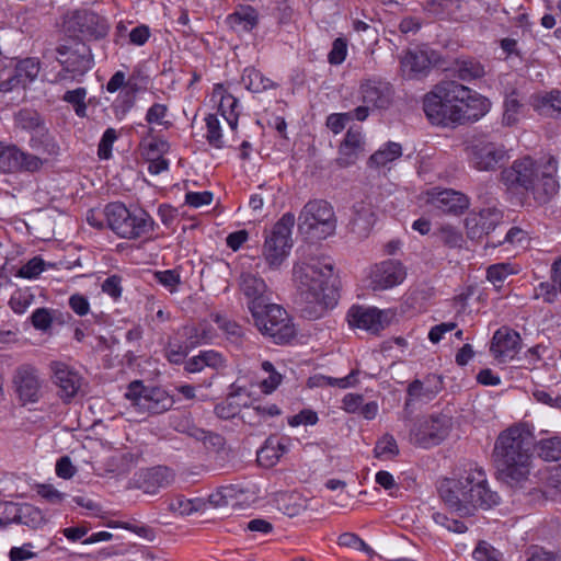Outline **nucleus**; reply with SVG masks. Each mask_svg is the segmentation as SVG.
I'll list each match as a JSON object with an SVG mask.
<instances>
[{"mask_svg": "<svg viewBox=\"0 0 561 561\" xmlns=\"http://www.w3.org/2000/svg\"><path fill=\"white\" fill-rule=\"evenodd\" d=\"M534 437L525 424H515L496 438L493 459L496 478L514 492L534 489Z\"/></svg>", "mask_w": 561, "mask_h": 561, "instance_id": "obj_1", "label": "nucleus"}, {"mask_svg": "<svg viewBox=\"0 0 561 561\" xmlns=\"http://www.w3.org/2000/svg\"><path fill=\"white\" fill-rule=\"evenodd\" d=\"M293 278L300 298L309 305L302 310L308 318H319L328 308L335 306L339 298V277L332 257L311 256L296 263Z\"/></svg>", "mask_w": 561, "mask_h": 561, "instance_id": "obj_2", "label": "nucleus"}, {"mask_svg": "<svg viewBox=\"0 0 561 561\" xmlns=\"http://www.w3.org/2000/svg\"><path fill=\"white\" fill-rule=\"evenodd\" d=\"M438 492L445 505L460 516H471L478 508L490 510L501 502L479 467L465 470L457 479L443 480Z\"/></svg>", "mask_w": 561, "mask_h": 561, "instance_id": "obj_3", "label": "nucleus"}, {"mask_svg": "<svg viewBox=\"0 0 561 561\" xmlns=\"http://www.w3.org/2000/svg\"><path fill=\"white\" fill-rule=\"evenodd\" d=\"M537 160L526 156L513 161L501 171V182L512 191H523L530 195L536 203H549L559 192L558 160L553 156L545 157L542 183L535 187L533 180L537 175Z\"/></svg>", "mask_w": 561, "mask_h": 561, "instance_id": "obj_4", "label": "nucleus"}, {"mask_svg": "<svg viewBox=\"0 0 561 561\" xmlns=\"http://www.w3.org/2000/svg\"><path fill=\"white\" fill-rule=\"evenodd\" d=\"M103 216L106 219V226L119 238L133 240L153 231L154 221L147 211L130 210L119 202L107 204Z\"/></svg>", "mask_w": 561, "mask_h": 561, "instance_id": "obj_5", "label": "nucleus"}, {"mask_svg": "<svg viewBox=\"0 0 561 561\" xmlns=\"http://www.w3.org/2000/svg\"><path fill=\"white\" fill-rule=\"evenodd\" d=\"M254 325L275 344L289 343L296 335V328L287 311L271 301L251 313Z\"/></svg>", "mask_w": 561, "mask_h": 561, "instance_id": "obj_6", "label": "nucleus"}, {"mask_svg": "<svg viewBox=\"0 0 561 561\" xmlns=\"http://www.w3.org/2000/svg\"><path fill=\"white\" fill-rule=\"evenodd\" d=\"M298 228L301 232L325 239L336 229V217L331 204L324 199H311L300 210Z\"/></svg>", "mask_w": 561, "mask_h": 561, "instance_id": "obj_7", "label": "nucleus"}, {"mask_svg": "<svg viewBox=\"0 0 561 561\" xmlns=\"http://www.w3.org/2000/svg\"><path fill=\"white\" fill-rule=\"evenodd\" d=\"M57 60L62 69L55 77L56 83L68 84L80 81L92 68L93 58L90 48L83 43L75 46L60 45L56 48Z\"/></svg>", "mask_w": 561, "mask_h": 561, "instance_id": "obj_8", "label": "nucleus"}, {"mask_svg": "<svg viewBox=\"0 0 561 561\" xmlns=\"http://www.w3.org/2000/svg\"><path fill=\"white\" fill-rule=\"evenodd\" d=\"M296 218L293 213H285L266 236L262 255L272 270L278 268L289 254L293 245L291 230Z\"/></svg>", "mask_w": 561, "mask_h": 561, "instance_id": "obj_9", "label": "nucleus"}, {"mask_svg": "<svg viewBox=\"0 0 561 561\" xmlns=\"http://www.w3.org/2000/svg\"><path fill=\"white\" fill-rule=\"evenodd\" d=\"M449 87L445 95L457 104L455 113L459 115L461 125L477 122L490 111V100L479 92L457 81H449Z\"/></svg>", "mask_w": 561, "mask_h": 561, "instance_id": "obj_10", "label": "nucleus"}, {"mask_svg": "<svg viewBox=\"0 0 561 561\" xmlns=\"http://www.w3.org/2000/svg\"><path fill=\"white\" fill-rule=\"evenodd\" d=\"M449 87V81L436 84L434 89L425 94L423 99V110L428 121L438 126L455 127L460 124V118L455 111L457 104L451 101V98L445 95Z\"/></svg>", "mask_w": 561, "mask_h": 561, "instance_id": "obj_11", "label": "nucleus"}, {"mask_svg": "<svg viewBox=\"0 0 561 561\" xmlns=\"http://www.w3.org/2000/svg\"><path fill=\"white\" fill-rule=\"evenodd\" d=\"M125 397L139 411L150 414H161L170 410L174 404L172 396L164 389L160 387H146L139 380L129 383Z\"/></svg>", "mask_w": 561, "mask_h": 561, "instance_id": "obj_12", "label": "nucleus"}, {"mask_svg": "<svg viewBox=\"0 0 561 561\" xmlns=\"http://www.w3.org/2000/svg\"><path fill=\"white\" fill-rule=\"evenodd\" d=\"M46 163V158H41L14 144L0 141V172L2 173H36Z\"/></svg>", "mask_w": 561, "mask_h": 561, "instance_id": "obj_13", "label": "nucleus"}, {"mask_svg": "<svg viewBox=\"0 0 561 561\" xmlns=\"http://www.w3.org/2000/svg\"><path fill=\"white\" fill-rule=\"evenodd\" d=\"M451 427L453 420L447 414L425 416L417 420L411 430V440L424 448L436 446L448 437Z\"/></svg>", "mask_w": 561, "mask_h": 561, "instance_id": "obj_14", "label": "nucleus"}, {"mask_svg": "<svg viewBox=\"0 0 561 561\" xmlns=\"http://www.w3.org/2000/svg\"><path fill=\"white\" fill-rule=\"evenodd\" d=\"M469 164L481 172H492L505 163L508 152L504 145L490 140H476L467 148Z\"/></svg>", "mask_w": 561, "mask_h": 561, "instance_id": "obj_15", "label": "nucleus"}, {"mask_svg": "<svg viewBox=\"0 0 561 561\" xmlns=\"http://www.w3.org/2000/svg\"><path fill=\"white\" fill-rule=\"evenodd\" d=\"M65 27L69 36L80 39H100L106 36L108 26L99 14L82 10L68 15Z\"/></svg>", "mask_w": 561, "mask_h": 561, "instance_id": "obj_16", "label": "nucleus"}, {"mask_svg": "<svg viewBox=\"0 0 561 561\" xmlns=\"http://www.w3.org/2000/svg\"><path fill=\"white\" fill-rule=\"evenodd\" d=\"M13 388L23 404L35 403L41 398L42 381L38 369L30 364H22L14 370Z\"/></svg>", "mask_w": 561, "mask_h": 561, "instance_id": "obj_17", "label": "nucleus"}, {"mask_svg": "<svg viewBox=\"0 0 561 561\" xmlns=\"http://www.w3.org/2000/svg\"><path fill=\"white\" fill-rule=\"evenodd\" d=\"M439 61V55L428 46L409 48L400 58L401 70L404 76L415 78L425 75Z\"/></svg>", "mask_w": 561, "mask_h": 561, "instance_id": "obj_18", "label": "nucleus"}, {"mask_svg": "<svg viewBox=\"0 0 561 561\" xmlns=\"http://www.w3.org/2000/svg\"><path fill=\"white\" fill-rule=\"evenodd\" d=\"M51 380L57 388V394L64 402H70L80 391L83 382L78 370L62 362L50 365Z\"/></svg>", "mask_w": 561, "mask_h": 561, "instance_id": "obj_19", "label": "nucleus"}, {"mask_svg": "<svg viewBox=\"0 0 561 561\" xmlns=\"http://www.w3.org/2000/svg\"><path fill=\"white\" fill-rule=\"evenodd\" d=\"M503 220V214L496 208H484L479 213H470L465 221L467 236L471 240H480L488 236Z\"/></svg>", "mask_w": 561, "mask_h": 561, "instance_id": "obj_20", "label": "nucleus"}, {"mask_svg": "<svg viewBox=\"0 0 561 561\" xmlns=\"http://www.w3.org/2000/svg\"><path fill=\"white\" fill-rule=\"evenodd\" d=\"M240 290L247 298L250 313L260 310L271 301L267 286L264 279L252 273H242L240 276Z\"/></svg>", "mask_w": 561, "mask_h": 561, "instance_id": "obj_21", "label": "nucleus"}, {"mask_svg": "<svg viewBox=\"0 0 561 561\" xmlns=\"http://www.w3.org/2000/svg\"><path fill=\"white\" fill-rule=\"evenodd\" d=\"M432 206L445 214L461 215L469 207V198L461 192L445 188H434L428 192Z\"/></svg>", "mask_w": 561, "mask_h": 561, "instance_id": "obj_22", "label": "nucleus"}, {"mask_svg": "<svg viewBox=\"0 0 561 561\" xmlns=\"http://www.w3.org/2000/svg\"><path fill=\"white\" fill-rule=\"evenodd\" d=\"M364 149L365 141L362 128L358 126L350 127L339 147L337 164L343 168L354 164Z\"/></svg>", "mask_w": 561, "mask_h": 561, "instance_id": "obj_23", "label": "nucleus"}, {"mask_svg": "<svg viewBox=\"0 0 561 561\" xmlns=\"http://www.w3.org/2000/svg\"><path fill=\"white\" fill-rule=\"evenodd\" d=\"M382 311L374 307L353 306L347 312L351 327L377 334L382 330Z\"/></svg>", "mask_w": 561, "mask_h": 561, "instance_id": "obj_24", "label": "nucleus"}, {"mask_svg": "<svg viewBox=\"0 0 561 561\" xmlns=\"http://www.w3.org/2000/svg\"><path fill=\"white\" fill-rule=\"evenodd\" d=\"M520 350V336L507 328L499 329L492 339L490 351L501 362L512 359Z\"/></svg>", "mask_w": 561, "mask_h": 561, "instance_id": "obj_25", "label": "nucleus"}, {"mask_svg": "<svg viewBox=\"0 0 561 561\" xmlns=\"http://www.w3.org/2000/svg\"><path fill=\"white\" fill-rule=\"evenodd\" d=\"M376 222L373 205L368 202H357L353 205L352 216L347 225L351 233L357 238H366Z\"/></svg>", "mask_w": 561, "mask_h": 561, "instance_id": "obj_26", "label": "nucleus"}, {"mask_svg": "<svg viewBox=\"0 0 561 561\" xmlns=\"http://www.w3.org/2000/svg\"><path fill=\"white\" fill-rule=\"evenodd\" d=\"M290 445V437L272 435L257 450V461L264 467H273L289 451Z\"/></svg>", "mask_w": 561, "mask_h": 561, "instance_id": "obj_27", "label": "nucleus"}, {"mask_svg": "<svg viewBox=\"0 0 561 561\" xmlns=\"http://www.w3.org/2000/svg\"><path fill=\"white\" fill-rule=\"evenodd\" d=\"M174 480L171 469L158 466L146 470L139 480V489L147 494H156L160 489L169 486Z\"/></svg>", "mask_w": 561, "mask_h": 561, "instance_id": "obj_28", "label": "nucleus"}, {"mask_svg": "<svg viewBox=\"0 0 561 561\" xmlns=\"http://www.w3.org/2000/svg\"><path fill=\"white\" fill-rule=\"evenodd\" d=\"M260 22V15L255 8L249 4H240L227 15L226 24L234 32H251Z\"/></svg>", "mask_w": 561, "mask_h": 561, "instance_id": "obj_29", "label": "nucleus"}, {"mask_svg": "<svg viewBox=\"0 0 561 561\" xmlns=\"http://www.w3.org/2000/svg\"><path fill=\"white\" fill-rule=\"evenodd\" d=\"M442 390V379L436 375H428L423 380H414L408 387L407 405L411 401H430Z\"/></svg>", "mask_w": 561, "mask_h": 561, "instance_id": "obj_30", "label": "nucleus"}, {"mask_svg": "<svg viewBox=\"0 0 561 561\" xmlns=\"http://www.w3.org/2000/svg\"><path fill=\"white\" fill-rule=\"evenodd\" d=\"M28 146L35 154L46 158L47 162L60 153L59 144L47 126L31 135Z\"/></svg>", "mask_w": 561, "mask_h": 561, "instance_id": "obj_31", "label": "nucleus"}, {"mask_svg": "<svg viewBox=\"0 0 561 561\" xmlns=\"http://www.w3.org/2000/svg\"><path fill=\"white\" fill-rule=\"evenodd\" d=\"M531 105L543 116L558 117L561 115V90H552L531 96Z\"/></svg>", "mask_w": 561, "mask_h": 561, "instance_id": "obj_32", "label": "nucleus"}, {"mask_svg": "<svg viewBox=\"0 0 561 561\" xmlns=\"http://www.w3.org/2000/svg\"><path fill=\"white\" fill-rule=\"evenodd\" d=\"M14 127L30 135L35 134L46 126L44 116L36 110L24 107L13 115Z\"/></svg>", "mask_w": 561, "mask_h": 561, "instance_id": "obj_33", "label": "nucleus"}, {"mask_svg": "<svg viewBox=\"0 0 561 561\" xmlns=\"http://www.w3.org/2000/svg\"><path fill=\"white\" fill-rule=\"evenodd\" d=\"M454 71L462 81H473L484 77L485 68L477 59L471 57H460L455 60Z\"/></svg>", "mask_w": 561, "mask_h": 561, "instance_id": "obj_34", "label": "nucleus"}, {"mask_svg": "<svg viewBox=\"0 0 561 561\" xmlns=\"http://www.w3.org/2000/svg\"><path fill=\"white\" fill-rule=\"evenodd\" d=\"M386 83L381 80H367L360 85L363 102L375 108H383L386 104Z\"/></svg>", "mask_w": 561, "mask_h": 561, "instance_id": "obj_35", "label": "nucleus"}, {"mask_svg": "<svg viewBox=\"0 0 561 561\" xmlns=\"http://www.w3.org/2000/svg\"><path fill=\"white\" fill-rule=\"evenodd\" d=\"M213 320L232 345L237 348L243 345L245 335L239 323L219 313L214 314Z\"/></svg>", "mask_w": 561, "mask_h": 561, "instance_id": "obj_36", "label": "nucleus"}, {"mask_svg": "<svg viewBox=\"0 0 561 561\" xmlns=\"http://www.w3.org/2000/svg\"><path fill=\"white\" fill-rule=\"evenodd\" d=\"M185 344L190 350L210 342L213 337L211 328L206 322L186 325L183 328Z\"/></svg>", "mask_w": 561, "mask_h": 561, "instance_id": "obj_37", "label": "nucleus"}, {"mask_svg": "<svg viewBox=\"0 0 561 561\" xmlns=\"http://www.w3.org/2000/svg\"><path fill=\"white\" fill-rule=\"evenodd\" d=\"M241 81L244 87L254 93H261L275 87V83L253 67L243 70Z\"/></svg>", "mask_w": 561, "mask_h": 561, "instance_id": "obj_38", "label": "nucleus"}, {"mask_svg": "<svg viewBox=\"0 0 561 561\" xmlns=\"http://www.w3.org/2000/svg\"><path fill=\"white\" fill-rule=\"evenodd\" d=\"M240 397V391H230L225 401L215 405V414L222 420L234 417L240 412L241 407H247L245 401L237 402Z\"/></svg>", "mask_w": 561, "mask_h": 561, "instance_id": "obj_39", "label": "nucleus"}, {"mask_svg": "<svg viewBox=\"0 0 561 561\" xmlns=\"http://www.w3.org/2000/svg\"><path fill=\"white\" fill-rule=\"evenodd\" d=\"M239 106V101L230 93L221 94L218 111L222 115V117L227 121L228 125L232 130H234L238 126L239 113L237 108Z\"/></svg>", "mask_w": 561, "mask_h": 561, "instance_id": "obj_40", "label": "nucleus"}, {"mask_svg": "<svg viewBox=\"0 0 561 561\" xmlns=\"http://www.w3.org/2000/svg\"><path fill=\"white\" fill-rule=\"evenodd\" d=\"M204 502L201 499H186L183 495L172 497L168 503L169 511L179 515H190L202 510Z\"/></svg>", "mask_w": 561, "mask_h": 561, "instance_id": "obj_41", "label": "nucleus"}, {"mask_svg": "<svg viewBox=\"0 0 561 561\" xmlns=\"http://www.w3.org/2000/svg\"><path fill=\"white\" fill-rule=\"evenodd\" d=\"M538 455L546 461H558L561 459V437L553 436L541 439L538 443Z\"/></svg>", "mask_w": 561, "mask_h": 561, "instance_id": "obj_42", "label": "nucleus"}, {"mask_svg": "<svg viewBox=\"0 0 561 561\" xmlns=\"http://www.w3.org/2000/svg\"><path fill=\"white\" fill-rule=\"evenodd\" d=\"M523 105L515 91L506 95L504 101V113L502 122L505 126H513L519 119Z\"/></svg>", "mask_w": 561, "mask_h": 561, "instance_id": "obj_43", "label": "nucleus"}, {"mask_svg": "<svg viewBox=\"0 0 561 561\" xmlns=\"http://www.w3.org/2000/svg\"><path fill=\"white\" fill-rule=\"evenodd\" d=\"M205 122H206V128H207L206 139H207L208 144L216 149H221L225 145V141H224V136L221 133L220 123H219L217 115H215V114L207 115V117L205 118Z\"/></svg>", "mask_w": 561, "mask_h": 561, "instance_id": "obj_44", "label": "nucleus"}, {"mask_svg": "<svg viewBox=\"0 0 561 561\" xmlns=\"http://www.w3.org/2000/svg\"><path fill=\"white\" fill-rule=\"evenodd\" d=\"M34 301V295L27 289L15 290L10 299L9 307L16 314H23Z\"/></svg>", "mask_w": 561, "mask_h": 561, "instance_id": "obj_45", "label": "nucleus"}, {"mask_svg": "<svg viewBox=\"0 0 561 561\" xmlns=\"http://www.w3.org/2000/svg\"><path fill=\"white\" fill-rule=\"evenodd\" d=\"M316 382L313 385L319 387L330 386L346 389L353 387L357 382V371L352 370L347 376L342 378H333L328 376H316L313 378Z\"/></svg>", "mask_w": 561, "mask_h": 561, "instance_id": "obj_46", "label": "nucleus"}, {"mask_svg": "<svg viewBox=\"0 0 561 561\" xmlns=\"http://www.w3.org/2000/svg\"><path fill=\"white\" fill-rule=\"evenodd\" d=\"M367 282V287L375 294L381 293L386 289V262L375 264L370 268Z\"/></svg>", "mask_w": 561, "mask_h": 561, "instance_id": "obj_47", "label": "nucleus"}, {"mask_svg": "<svg viewBox=\"0 0 561 561\" xmlns=\"http://www.w3.org/2000/svg\"><path fill=\"white\" fill-rule=\"evenodd\" d=\"M85 96H87V90L85 88H77L75 90L67 91L62 100L75 107V112L78 116L83 117L85 116L87 105H85Z\"/></svg>", "mask_w": 561, "mask_h": 561, "instance_id": "obj_48", "label": "nucleus"}, {"mask_svg": "<svg viewBox=\"0 0 561 561\" xmlns=\"http://www.w3.org/2000/svg\"><path fill=\"white\" fill-rule=\"evenodd\" d=\"M170 150V144L162 138H152L142 144V156L145 159L163 157Z\"/></svg>", "mask_w": 561, "mask_h": 561, "instance_id": "obj_49", "label": "nucleus"}, {"mask_svg": "<svg viewBox=\"0 0 561 561\" xmlns=\"http://www.w3.org/2000/svg\"><path fill=\"white\" fill-rule=\"evenodd\" d=\"M516 271L510 263H496L490 265L486 270V278L493 285L502 284L510 275Z\"/></svg>", "mask_w": 561, "mask_h": 561, "instance_id": "obj_50", "label": "nucleus"}, {"mask_svg": "<svg viewBox=\"0 0 561 561\" xmlns=\"http://www.w3.org/2000/svg\"><path fill=\"white\" fill-rule=\"evenodd\" d=\"M529 237L528 232L519 227H512L506 233L503 240H499L497 242H492L491 247L495 248L502 243H510L513 245L524 247L528 243ZM486 245H490L488 242Z\"/></svg>", "mask_w": 561, "mask_h": 561, "instance_id": "obj_51", "label": "nucleus"}, {"mask_svg": "<svg viewBox=\"0 0 561 561\" xmlns=\"http://www.w3.org/2000/svg\"><path fill=\"white\" fill-rule=\"evenodd\" d=\"M262 368L268 373V377L261 381V389L264 393H272L282 382V375L274 369L271 362H263Z\"/></svg>", "mask_w": 561, "mask_h": 561, "instance_id": "obj_52", "label": "nucleus"}, {"mask_svg": "<svg viewBox=\"0 0 561 561\" xmlns=\"http://www.w3.org/2000/svg\"><path fill=\"white\" fill-rule=\"evenodd\" d=\"M117 137V131L112 127L107 128L103 133L98 146V156L100 159L108 160L112 157L113 144L115 142Z\"/></svg>", "mask_w": 561, "mask_h": 561, "instance_id": "obj_53", "label": "nucleus"}, {"mask_svg": "<svg viewBox=\"0 0 561 561\" xmlns=\"http://www.w3.org/2000/svg\"><path fill=\"white\" fill-rule=\"evenodd\" d=\"M53 320V310L44 307L35 309L31 316L32 325L39 331H47Z\"/></svg>", "mask_w": 561, "mask_h": 561, "instance_id": "obj_54", "label": "nucleus"}, {"mask_svg": "<svg viewBox=\"0 0 561 561\" xmlns=\"http://www.w3.org/2000/svg\"><path fill=\"white\" fill-rule=\"evenodd\" d=\"M169 112V108L165 104L153 103L147 111L145 119L148 124H158L163 125L164 127H169L171 125L170 122L164 121Z\"/></svg>", "mask_w": 561, "mask_h": 561, "instance_id": "obj_55", "label": "nucleus"}, {"mask_svg": "<svg viewBox=\"0 0 561 561\" xmlns=\"http://www.w3.org/2000/svg\"><path fill=\"white\" fill-rule=\"evenodd\" d=\"M407 274V267L400 261L388 260V288L402 284Z\"/></svg>", "mask_w": 561, "mask_h": 561, "instance_id": "obj_56", "label": "nucleus"}, {"mask_svg": "<svg viewBox=\"0 0 561 561\" xmlns=\"http://www.w3.org/2000/svg\"><path fill=\"white\" fill-rule=\"evenodd\" d=\"M476 561H502L503 554L485 541H481L473 551Z\"/></svg>", "mask_w": 561, "mask_h": 561, "instance_id": "obj_57", "label": "nucleus"}, {"mask_svg": "<svg viewBox=\"0 0 561 561\" xmlns=\"http://www.w3.org/2000/svg\"><path fill=\"white\" fill-rule=\"evenodd\" d=\"M559 289L556 284L552 282H542L534 289V298L542 299L545 302L553 304L558 299Z\"/></svg>", "mask_w": 561, "mask_h": 561, "instance_id": "obj_58", "label": "nucleus"}, {"mask_svg": "<svg viewBox=\"0 0 561 561\" xmlns=\"http://www.w3.org/2000/svg\"><path fill=\"white\" fill-rule=\"evenodd\" d=\"M337 543L342 547L353 548L358 551H365L368 554L371 553V549L368 545L359 538L356 534L353 533H344L339 536Z\"/></svg>", "mask_w": 561, "mask_h": 561, "instance_id": "obj_59", "label": "nucleus"}, {"mask_svg": "<svg viewBox=\"0 0 561 561\" xmlns=\"http://www.w3.org/2000/svg\"><path fill=\"white\" fill-rule=\"evenodd\" d=\"M122 280L123 278L119 275L114 274L108 276L101 285L102 291L114 300H118L123 293Z\"/></svg>", "mask_w": 561, "mask_h": 561, "instance_id": "obj_60", "label": "nucleus"}, {"mask_svg": "<svg viewBox=\"0 0 561 561\" xmlns=\"http://www.w3.org/2000/svg\"><path fill=\"white\" fill-rule=\"evenodd\" d=\"M347 55V42L342 37L334 39L332 48L328 55V61L331 65H341Z\"/></svg>", "mask_w": 561, "mask_h": 561, "instance_id": "obj_61", "label": "nucleus"}, {"mask_svg": "<svg viewBox=\"0 0 561 561\" xmlns=\"http://www.w3.org/2000/svg\"><path fill=\"white\" fill-rule=\"evenodd\" d=\"M433 520L437 525L446 528L449 531L456 533V534H462L467 530V527L462 522H460L458 519L449 518L447 515L439 513V512H436L433 514Z\"/></svg>", "mask_w": 561, "mask_h": 561, "instance_id": "obj_62", "label": "nucleus"}, {"mask_svg": "<svg viewBox=\"0 0 561 561\" xmlns=\"http://www.w3.org/2000/svg\"><path fill=\"white\" fill-rule=\"evenodd\" d=\"M44 271V261L41 257H33L26 264L20 267L16 276L32 279L37 277Z\"/></svg>", "mask_w": 561, "mask_h": 561, "instance_id": "obj_63", "label": "nucleus"}, {"mask_svg": "<svg viewBox=\"0 0 561 561\" xmlns=\"http://www.w3.org/2000/svg\"><path fill=\"white\" fill-rule=\"evenodd\" d=\"M154 277L159 284L168 288L171 293L176 290V286L181 282L180 274L174 270L156 272Z\"/></svg>", "mask_w": 561, "mask_h": 561, "instance_id": "obj_64", "label": "nucleus"}]
</instances>
